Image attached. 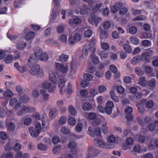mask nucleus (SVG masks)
<instances>
[{"instance_id": "nucleus-1", "label": "nucleus", "mask_w": 158, "mask_h": 158, "mask_svg": "<svg viewBox=\"0 0 158 158\" xmlns=\"http://www.w3.org/2000/svg\"><path fill=\"white\" fill-rule=\"evenodd\" d=\"M49 74L50 81L53 82V83L55 84L56 85L57 80L59 79L60 81L58 87L59 88H60V93L63 94V92L65 90L64 84L66 82L65 79L64 77V76L61 73L60 75H59L53 71H50Z\"/></svg>"}, {"instance_id": "nucleus-2", "label": "nucleus", "mask_w": 158, "mask_h": 158, "mask_svg": "<svg viewBox=\"0 0 158 158\" xmlns=\"http://www.w3.org/2000/svg\"><path fill=\"white\" fill-rule=\"evenodd\" d=\"M35 54H31L27 62L29 67H32L33 64H35L38 61V59L42 54L43 51L38 47H36L34 49Z\"/></svg>"}, {"instance_id": "nucleus-3", "label": "nucleus", "mask_w": 158, "mask_h": 158, "mask_svg": "<svg viewBox=\"0 0 158 158\" xmlns=\"http://www.w3.org/2000/svg\"><path fill=\"white\" fill-rule=\"evenodd\" d=\"M115 139H107L108 143H105L100 139H95L93 140L94 144L97 146L105 148H112L114 147L113 145L110 144V143H114Z\"/></svg>"}, {"instance_id": "nucleus-4", "label": "nucleus", "mask_w": 158, "mask_h": 158, "mask_svg": "<svg viewBox=\"0 0 158 158\" xmlns=\"http://www.w3.org/2000/svg\"><path fill=\"white\" fill-rule=\"evenodd\" d=\"M41 126L40 123H39L36 125L35 128L32 127L29 128V132L32 137H36L39 135L41 130Z\"/></svg>"}, {"instance_id": "nucleus-5", "label": "nucleus", "mask_w": 158, "mask_h": 158, "mask_svg": "<svg viewBox=\"0 0 158 158\" xmlns=\"http://www.w3.org/2000/svg\"><path fill=\"white\" fill-rule=\"evenodd\" d=\"M55 84L53 82L51 83L48 81H46L44 82L42 85V87L45 89H48L50 93H53L56 89Z\"/></svg>"}, {"instance_id": "nucleus-6", "label": "nucleus", "mask_w": 158, "mask_h": 158, "mask_svg": "<svg viewBox=\"0 0 158 158\" xmlns=\"http://www.w3.org/2000/svg\"><path fill=\"white\" fill-rule=\"evenodd\" d=\"M154 52L152 50L143 53L141 56V60H143L147 63H149L151 58Z\"/></svg>"}, {"instance_id": "nucleus-7", "label": "nucleus", "mask_w": 158, "mask_h": 158, "mask_svg": "<svg viewBox=\"0 0 158 158\" xmlns=\"http://www.w3.org/2000/svg\"><path fill=\"white\" fill-rule=\"evenodd\" d=\"M53 1L55 6L57 8L56 11L54 9H53L52 12L51 18L54 19H56L57 14L59 13L60 11V6L58 0H53Z\"/></svg>"}, {"instance_id": "nucleus-8", "label": "nucleus", "mask_w": 158, "mask_h": 158, "mask_svg": "<svg viewBox=\"0 0 158 158\" xmlns=\"http://www.w3.org/2000/svg\"><path fill=\"white\" fill-rule=\"evenodd\" d=\"M42 122L43 130L47 131L48 129L49 123L48 121L47 115L45 113H44L43 114Z\"/></svg>"}, {"instance_id": "nucleus-9", "label": "nucleus", "mask_w": 158, "mask_h": 158, "mask_svg": "<svg viewBox=\"0 0 158 158\" xmlns=\"http://www.w3.org/2000/svg\"><path fill=\"white\" fill-rule=\"evenodd\" d=\"M114 104L111 101H108L106 104V106L104 108V111L107 114H111L112 108L114 107Z\"/></svg>"}, {"instance_id": "nucleus-10", "label": "nucleus", "mask_w": 158, "mask_h": 158, "mask_svg": "<svg viewBox=\"0 0 158 158\" xmlns=\"http://www.w3.org/2000/svg\"><path fill=\"white\" fill-rule=\"evenodd\" d=\"M102 20V19L97 16H92L89 19V22L93 25H95L96 27L97 26L98 24Z\"/></svg>"}, {"instance_id": "nucleus-11", "label": "nucleus", "mask_w": 158, "mask_h": 158, "mask_svg": "<svg viewBox=\"0 0 158 158\" xmlns=\"http://www.w3.org/2000/svg\"><path fill=\"white\" fill-rule=\"evenodd\" d=\"M137 141L139 143L147 144L150 149H153L154 146L152 143L153 141L152 139H137Z\"/></svg>"}, {"instance_id": "nucleus-12", "label": "nucleus", "mask_w": 158, "mask_h": 158, "mask_svg": "<svg viewBox=\"0 0 158 158\" xmlns=\"http://www.w3.org/2000/svg\"><path fill=\"white\" fill-rule=\"evenodd\" d=\"M55 67L56 70L62 73H65L68 70V67L64 66L63 64L59 63H56Z\"/></svg>"}, {"instance_id": "nucleus-13", "label": "nucleus", "mask_w": 158, "mask_h": 158, "mask_svg": "<svg viewBox=\"0 0 158 158\" xmlns=\"http://www.w3.org/2000/svg\"><path fill=\"white\" fill-rule=\"evenodd\" d=\"M9 105L10 106L12 107L15 105L14 109L16 110H18L20 106V103H17V99L15 98H13L10 100Z\"/></svg>"}, {"instance_id": "nucleus-14", "label": "nucleus", "mask_w": 158, "mask_h": 158, "mask_svg": "<svg viewBox=\"0 0 158 158\" xmlns=\"http://www.w3.org/2000/svg\"><path fill=\"white\" fill-rule=\"evenodd\" d=\"M126 4V2H119V14L121 15H123L126 13L127 12V9L125 7H123L120 9V8L122 7L123 6H125Z\"/></svg>"}, {"instance_id": "nucleus-15", "label": "nucleus", "mask_w": 158, "mask_h": 158, "mask_svg": "<svg viewBox=\"0 0 158 158\" xmlns=\"http://www.w3.org/2000/svg\"><path fill=\"white\" fill-rule=\"evenodd\" d=\"M133 139H126L125 142L122 144V148L123 150H126L128 148V146L133 144Z\"/></svg>"}, {"instance_id": "nucleus-16", "label": "nucleus", "mask_w": 158, "mask_h": 158, "mask_svg": "<svg viewBox=\"0 0 158 158\" xmlns=\"http://www.w3.org/2000/svg\"><path fill=\"white\" fill-rule=\"evenodd\" d=\"M33 64V65L32 67H29L31 68V69L30 70V73L31 74L34 75H37L38 73L37 71L39 70V69L40 68V66L39 64Z\"/></svg>"}, {"instance_id": "nucleus-17", "label": "nucleus", "mask_w": 158, "mask_h": 158, "mask_svg": "<svg viewBox=\"0 0 158 158\" xmlns=\"http://www.w3.org/2000/svg\"><path fill=\"white\" fill-rule=\"evenodd\" d=\"M81 20L79 18H75L73 19H69L68 23L71 25H73L74 24H79L81 23Z\"/></svg>"}, {"instance_id": "nucleus-18", "label": "nucleus", "mask_w": 158, "mask_h": 158, "mask_svg": "<svg viewBox=\"0 0 158 158\" xmlns=\"http://www.w3.org/2000/svg\"><path fill=\"white\" fill-rule=\"evenodd\" d=\"M58 110L56 108H52L50 109L49 114V118L51 120L53 119L57 114Z\"/></svg>"}, {"instance_id": "nucleus-19", "label": "nucleus", "mask_w": 158, "mask_h": 158, "mask_svg": "<svg viewBox=\"0 0 158 158\" xmlns=\"http://www.w3.org/2000/svg\"><path fill=\"white\" fill-rule=\"evenodd\" d=\"M89 9L85 4H83L82 7L80 9V13L81 15H87L88 13Z\"/></svg>"}, {"instance_id": "nucleus-20", "label": "nucleus", "mask_w": 158, "mask_h": 158, "mask_svg": "<svg viewBox=\"0 0 158 158\" xmlns=\"http://www.w3.org/2000/svg\"><path fill=\"white\" fill-rule=\"evenodd\" d=\"M14 67L20 73H23L26 70V68L25 67L20 66L18 62H16L14 64Z\"/></svg>"}, {"instance_id": "nucleus-21", "label": "nucleus", "mask_w": 158, "mask_h": 158, "mask_svg": "<svg viewBox=\"0 0 158 158\" xmlns=\"http://www.w3.org/2000/svg\"><path fill=\"white\" fill-rule=\"evenodd\" d=\"M40 93L44 101H46L49 99V95L46 93V90L43 89H41L40 90Z\"/></svg>"}, {"instance_id": "nucleus-22", "label": "nucleus", "mask_w": 158, "mask_h": 158, "mask_svg": "<svg viewBox=\"0 0 158 158\" xmlns=\"http://www.w3.org/2000/svg\"><path fill=\"white\" fill-rule=\"evenodd\" d=\"M35 36V33L33 32L30 31L26 34L25 38L26 40L28 41L34 38Z\"/></svg>"}, {"instance_id": "nucleus-23", "label": "nucleus", "mask_w": 158, "mask_h": 158, "mask_svg": "<svg viewBox=\"0 0 158 158\" xmlns=\"http://www.w3.org/2000/svg\"><path fill=\"white\" fill-rule=\"evenodd\" d=\"M90 45H85L84 47L82 50V56L84 58L87 55L89 50Z\"/></svg>"}, {"instance_id": "nucleus-24", "label": "nucleus", "mask_w": 158, "mask_h": 158, "mask_svg": "<svg viewBox=\"0 0 158 158\" xmlns=\"http://www.w3.org/2000/svg\"><path fill=\"white\" fill-rule=\"evenodd\" d=\"M29 110V108L27 107L24 106L21 110L17 111V115L19 116L22 115L23 114L27 112Z\"/></svg>"}, {"instance_id": "nucleus-25", "label": "nucleus", "mask_w": 158, "mask_h": 158, "mask_svg": "<svg viewBox=\"0 0 158 158\" xmlns=\"http://www.w3.org/2000/svg\"><path fill=\"white\" fill-rule=\"evenodd\" d=\"M3 95L5 98L9 99L13 97V93L10 90H7L4 93Z\"/></svg>"}, {"instance_id": "nucleus-26", "label": "nucleus", "mask_w": 158, "mask_h": 158, "mask_svg": "<svg viewBox=\"0 0 158 158\" xmlns=\"http://www.w3.org/2000/svg\"><path fill=\"white\" fill-rule=\"evenodd\" d=\"M140 56H136L132 58L131 61V63L133 64H136L141 61Z\"/></svg>"}, {"instance_id": "nucleus-27", "label": "nucleus", "mask_w": 158, "mask_h": 158, "mask_svg": "<svg viewBox=\"0 0 158 158\" xmlns=\"http://www.w3.org/2000/svg\"><path fill=\"white\" fill-rule=\"evenodd\" d=\"M69 113L72 115L75 116L77 114V112L74 107L72 105H70L68 109Z\"/></svg>"}, {"instance_id": "nucleus-28", "label": "nucleus", "mask_w": 158, "mask_h": 158, "mask_svg": "<svg viewBox=\"0 0 158 158\" xmlns=\"http://www.w3.org/2000/svg\"><path fill=\"white\" fill-rule=\"evenodd\" d=\"M123 47L124 50L127 52L128 53H131L132 52V48L128 44H123Z\"/></svg>"}, {"instance_id": "nucleus-29", "label": "nucleus", "mask_w": 158, "mask_h": 158, "mask_svg": "<svg viewBox=\"0 0 158 158\" xmlns=\"http://www.w3.org/2000/svg\"><path fill=\"white\" fill-rule=\"evenodd\" d=\"M103 5L102 3H99L96 4L92 9V10L94 13H96L98 11H100V8L102 7Z\"/></svg>"}, {"instance_id": "nucleus-30", "label": "nucleus", "mask_w": 158, "mask_h": 158, "mask_svg": "<svg viewBox=\"0 0 158 158\" xmlns=\"http://www.w3.org/2000/svg\"><path fill=\"white\" fill-rule=\"evenodd\" d=\"M69 2L72 6H76L80 4V2L79 0H69Z\"/></svg>"}, {"instance_id": "nucleus-31", "label": "nucleus", "mask_w": 158, "mask_h": 158, "mask_svg": "<svg viewBox=\"0 0 158 158\" xmlns=\"http://www.w3.org/2000/svg\"><path fill=\"white\" fill-rule=\"evenodd\" d=\"M68 56L64 54H62L59 57V61L62 62H66L68 59Z\"/></svg>"}, {"instance_id": "nucleus-32", "label": "nucleus", "mask_w": 158, "mask_h": 158, "mask_svg": "<svg viewBox=\"0 0 158 158\" xmlns=\"http://www.w3.org/2000/svg\"><path fill=\"white\" fill-rule=\"evenodd\" d=\"M67 118L65 116H62L58 120V124L60 125H63L66 122Z\"/></svg>"}, {"instance_id": "nucleus-33", "label": "nucleus", "mask_w": 158, "mask_h": 158, "mask_svg": "<svg viewBox=\"0 0 158 158\" xmlns=\"http://www.w3.org/2000/svg\"><path fill=\"white\" fill-rule=\"evenodd\" d=\"M26 46V43L23 42H19L16 45V48L20 50L23 49Z\"/></svg>"}, {"instance_id": "nucleus-34", "label": "nucleus", "mask_w": 158, "mask_h": 158, "mask_svg": "<svg viewBox=\"0 0 158 158\" xmlns=\"http://www.w3.org/2000/svg\"><path fill=\"white\" fill-rule=\"evenodd\" d=\"M83 108L85 110L89 111L91 109L92 106L89 102H86L84 103Z\"/></svg>"}, {"instance_id": "nucleus-35", "label": "nucleus", "mask_w": 158, "mask_h": 158, "mask_svg": "<svg viewBox=\"0 0 158 158\" xmlns=\"http://www.w3.org/2000/svg\"><path fill=\"white\" fill-rule=\"evenodd\" d=\"M130 40L131 43L135 45H137L139 44V40L138 39L135 37H132L130 38Z\"/></svg>"}, {"instance_id": "nucleus-36", "label": "nucleus", "mask_w": 158, "mask_h": 158, "mask_svg": "<svg viewBox=\"0 0 158 158\" xmlns=\"http://www.w3.org/2000/svg\"><path fill=\"white\" fill-rule=\"evenodd\" d=\"M111 11L112 13H115L118 10V4L116 3L114 6L110 7Z\"/></svg>"}, {"instance_id": "nucleus-37", "label": "nucleus", "mask_w": 158, "mask_h": 158, "mask_svg": "<svg viewBox=\"0 0 158 158\" xmlns=\"http://www.w3.org/2000/svg\"><path fill=\"white\" fill-rule=\"evenodd\" d=\"M13 57L11 55H8L5 59V61L6 64H9L12 62L13 60Z\"/></svg>"}, {"instance_id": "nucleus-38", "label": "nucleus", "mask_w": 158, "mask_h": 158, "mask_svg": "<svg viewBox=\"0 0 158 158\" xmlns=\"http://www.w3.org/2000/svg\"><path fill=\"white\" fill-rule=\"evenodd\" d=\"M29 100V97L27 95H23L20 98V100L23 103H27Z\"/></svg>"}, {"instance_id": "nucleus-39", "label": "nucleus", "mask_w": 158, "mask_h": 158, "mask_svg": "<svg viewBox=\"0 0 158 158\" xmlns=\"http://www.w3.org/2000/svg\"><path fill=\"white\" fill-rule=\"evenodd\" d=\"M145 78L144 77H142L139 78L138 84L142 86L145 87L146 85L145 83Z\"/></svg>"}, {"instance_id": "nucleus-40", "label": "nucleus", "mask_w": 158, "mask_h": 158, "mask_svg": "<svg viewBox=\"0 0 158 158\" xmlns=\"http://www.w3.org/2000/svg\"><path fill=\"white\" fill-rule=\"evenodd\" d=\"M61 132L64 134L68 135L70 133V130L65 126H63L61 129Z\"/></svg>"}, {"instance_id": "nucleus-41", "label": "nucleus", "mask_w": 158, "mask_h": 158, "mask_svg": "<svg viewBox=\"0 0 158 158\" xmlns=\"http://www.w3.org/2000/svg\"><path fill=\"white\" fill-rule=\"evenodd\" d=\"M68 123L71 125H74L76 123V121L74 117H70L68 120Z\"/></svg>"}, {"instance_id": "nucleus-42", "label": "nucleus", "mask_w": 158, "mask_h": 158, "mask_svg": "<svg viewBox=\"0 0 158 158\" xmlns=\"http://www.w3.org/2000/svg\"><path fill=\"white\" fill-rule=\"evenodd\" d=\"M39 59L43 61H46L48 59V56L46 52H44L42 54Z\"/></svg>"}, {"instance_id": "nucleus-43", "label": "nucleus", "mask_w": 158, "mask_h": 158, "mask_svg": "<svg viewBox=\"0 0 158 158\" xmlns=\"http://www.w3.org/2000/svg\"><path fill=\"white\" fill-rule=\"evenodd\" d=\"M38 148L42 151L46 150L47 149V145L42 143L39 144L37 145Z\"/></svg>"}, {"instance_id": "nucleus-44", "label": "nucleus", "mask_w": 158, "mask_h": 158, "mask_svg": "<svg viewBox=\"0 0 158 158\" xmlns=\"http://www.w3.org/2000/svg\"><path fill=\"white\" fill-rule=\"evenodd\" d=\"M14 155L11 152L3 154L1 156V158H13Z\"/></svg>"}, {"instance_id": "nucleus-45", "label": "nucleus", "mask_w": 158, "mask_h": 158, "mask_svg": "<svg viewBox=\"0 0 158 158\" xmlns=\"http://www.w3.org/2000/svg\"><path fill=\"white\" fill-rule=\"evenodd\" d=\"M142 45L145 47H150L151 45V41L148 40H143L141 42Z\"/></svg>"}, {"instance_id": "nucleus-46", "label": "nucleus", "mask_w": 158, "mask_h": 158, "mask_svg": "<svg viewBox=\"0 0 158 158\" xmlns=\"http://www.w3.org/2000/svg\"><path fill=\"white\" fill-rule=\"evenodd\" d=\"M102 129L103 132L104 134H106L108 131V127L107 126V123H104L102 125Z\"/></svg>"}, {"instance_id": "nucleus-47", "label": "nucleus", "mask_w": 158, "mask_h": 158, "mask_svg": "<svg viewBox=\"0 0 158 158\" xmlns=\"http://www.w3.org/2000/svg\"><path fill=\"white\" fill-rule=\"evenodd\" d=\"M137 28L135 26H132L129 29V33L132 34H135L137 31Z\"/></svg>"}, {"instance_id": "nucleus-48", "label": "nucleus", "mask_w": 158, "mask_h": 158, "mask_svg": "<svg viewBox=\"0 0 158 158\" xmlns=\"http://www.w3.org/2000/svg\"><path fill=\"white\" fill-rule=\"evenodd\" d=\"M106 90V88L103 85H101L98 86V90L100 93H102L105 92Z\"/></svg>"}, {"instance_id": "nucleus-49", "label": "nucleus", "mask_w": 158, "mask_h": 158, "mask_svg": "<svg viewBox=\"0 0 158 158\" xmlns=\"http://www.w3.org/2000/svg\"><path fill=\"white\" fill-rule=\"evenodd\" d=\"M60 150V146H56L53 148L52 149V152L54 154H58Z\"/></svg>"}, {"instance_id": "nucleus-50", "label": "nucleus", "mask_w": 158, "mask_h": 158, "mask_svg": "<svg viewBox=\"0 0 158 158\" xmlns=\"http://www.w3.org/2000/svg\"><path fill=\"white\" fill-rule=\"evenodd\" d=\"M76 42V41L75 40L74 37L69 35L68 39V42L69 44L71 45L74 44H75Z\"/></svg>"}, {"instance_id": "nucleus-51", "label": "nucleus", "mask_w": 158, "mask_h": 158, "mask_svg": "<svg viewBox=\"0 0 158 158\" xmlns=\"http://www.w3.org/2000/svg\"><path fill=\"white\" fill-rule=\"evenodd\" d=\"M59 40L63 43H66L67 42V35L64 34L62 35L60 38Z\"/></svg>"}, {"instance_id": "nucleus-52", "label": "nucleus", "mask_w": 158, "mask_h": 158, "mask_svg": "<svg viewBox=\"0 0 158 158\" xmlns=\"http://www.w3.org/2000/svg\"><path fill=\"white\" fill-rule=\"evenodd\" d=\"M92 34V31L91 30H87V31H85V38H89L91 36Z\"/></svg>"}, {"instance_id": "nucleus-53", "label": "nucleus", "mask_w": 158, "mask_h": 158, "mask_svg": "<svg viewBox=\"0 0 158 158\" xmlns=\"http://www.w3.org/2000/svg\"><path fill=\"white\" fill-rule=\"evenodd\" d=\"M83 127L81 123H78L76 126V131L77 132H80L82 130Z\"/></svg>"}, {"instance_id": "nucleus-54", "label": "nucleus", "mask_w": 158, "mask_h": 158, "mask_svg": "<svg viewBox=\"0 0 158 158\" xmlns=\"http://www.w3.org/2000/svg\"><path fill=\"white\" fill-rule=\"evenodd\" d=\"M95 135L97 136L101 137V132L100 128L98 127L96 128L94 131Z\"/></svg>"}, {"instance_id": "nucleus-55", "label": "nucleus", "mask_w": 158, "mask_h": 158, "mask_svg": "<svg viewBox=\"0 0 158 158\" xmlns=\"http://www.w3.org/2000/svg\"><path fill=\"white\" fill-rule=\"evenodd\" d=\"M133 149L134 152L139 153L141 151V148L139 145H136L134 147Z\"/></svg>"}, {"instance_id": "nucleus-56", "label": "nucleus", "mask_w": 158, "mask_h": 158, "mask_svg": "<svg viewBox=\"0 0 158 158\" xmlns=\"http://www.w3.org/2000/svg\"><path fill=\"white\" fill-rule=\"evenodd\" d=\"M8 127L9 130L11 131L15 129V126L13 123H10L8 124Z\"/></svg>"}, {"instance_id": "nucleus-57", "label": "nucleus", "mask_w": 158, "mask_h": 158, "mask_svg": "<svg viewBox=\"0 0 158 158\" xmlns=\"http://www.w3.org/2000/svg\"><path fill=\"white\" fill-rule=\"evenodd\" d=\"M110 69L113 73H117L118 69L114 65H111L109 67Z\"/></svg>"}, {"instance_id": "nucleus-58", "label": "nucleus", "mask_w": 158, "mask_h": 158, "mask_svg": "<svg viewBox=\"0 0 158 158\" xmlns=\"http://www.w3.org/2000/svg\"><path fill=\"white\" fill-rule=\"evenodd\" d=\"M156 83V81L154 79H152L148 81V85L152 87L155 86Z\"/></svg>"}, {"instance_id": "nucleus-59", "label": "nucleus", "mask_w": 158, "mask_h": 158, "mask_svg": "<svg viewBox=\"0 0 158 158\" xmlns=\"http://www.w3.org/2000/svg\"><path fill=\"white\" fill-rule=\"evenodd\" d=\"M68 146L69 148L73 149L77 147V144L74 141L71 142L69 143Z\"/></svg>"}, {"instance_id": "nucleus-60", "label": "nucleus", "mask_w": 158, "mask_h": 158, "mask_svg": "<svg viewBox=\"0 0 158 158\" xmlns=\"http://www.w3.org/2000/svg\"><path fill=\"white\" fill-rule=\"evenodd\" d=\"M84 77L85 79L87 80V81H91L93 78V76L90 74H85L84 75Z\"/></svg>"}, {"instance_id": "nucleus-61", "label": "nucleus", "mask_w": 158, "mask_h": 158, "mask_svg": "<svg viewBox=\"0 0 158 158\" xmlns=\"http://www.w3.org/2000/svg\"><path fill=\"white\" fill-rule=\"evenodd\" d=\"M153 106V103L152 100H149L146 102L145 106L148 108H151Z\"/></svg>"}, {"instance_id": "nucleus-62", "label": "nucleus", "mask_w": 158, "mask_h": 158, "mask_svg": "<svg viewBox=\"0 0 158 158\" xmlns=\"http://www.w3.org/2000/svg\"><path fill=\"white\" fill-rule=\"evenodd\" d=\"M22 0H15L14 4V6L16 8L19 7L22 3Z\"/></svg>"}, {"instance_id": "nucleus-63", "label": "nucleus", "mask_w": 158, "mask_h": 158, "mask_svg": "<svg viewBox=\"0 0 158 158\" xmlns=\"http://www.w3.org/2000/svg\"><path fill=\"white\" fill-rule=\"evenodd\" d=\"M56 30L58 33H61L64 32V28L63 26L59 25L57 27Z\"/></svg>"}, {"instance_id": "nucleus-64", "label": "nucleus", "mask_w": 158, "mask_h": 158, "mask_svg": "<svg viewBox=\"0 0 158 158\" xmlns=\"http://www.w3.org/2000/svg\"><path fill=\"white\" fill-rule=\"evenodd\" d=\"M145 70L146 73H151L153 70L152 67L149 66H146L145 67Z\"/></svg>"}]
</instances>
